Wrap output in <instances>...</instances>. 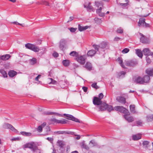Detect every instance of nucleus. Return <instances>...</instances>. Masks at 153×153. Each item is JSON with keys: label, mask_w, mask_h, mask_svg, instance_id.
Listing matches in <instances>:
<instances>
[{"label": "nucleus", "mask_w": 153, "mask_h": 153, "mask_svg": "<svg viewBox=\"0 0 153 153\" xmlns=\"http://www.w3.org/2000/svg\"><path fill=\"white\" fill-rule=\"evenodd\" d=\"M28 148L30 149L33 152H37L39 151V153H41L40 150L39 149L34 142H32L30 143H27L23 146V149L25 150V148Z\"/></svg>", "instance_id": "1"}, {"label": "nucleus", "mask_w": 153, "mask_h": 153, "mask_svg": "<svg viewBox=\"0 0 153 153\" xmlns=\"http://www.w3.org/2000/svg\"><path fill=\"white\" fill-rule=\"evenodd\" d=\"M93 103L95 105H97V109H98V111H100V108L102 107V106H103L102 105L104 102H102L101 100L98 98V97H94L93 100Z\"/></svg>", "instance_id": "2"}, {"label": "nucleus", "mask_w": 153, "mask_h": 153, "mask_svg": "<svg viewBox=\"0 0 153 153\" xmlns=\"http://www.w3.org/2000/svg\"><path fill=\"white\" fill-rule=\"evenodd\" d=\"M125 65L127 66L134 67L137 64V61L135 59L127 60L124 61Z\"/></svg>", "instance_id": "3"}, {"label": "nucleus", "mask_w": 153, "mask_h": 153, "mask_svg": "<svg viewBox=\"0 0 153 153\" xmlns=\"http://www.w3.org/2000/svg\"><path fill=\"white\" fill-rule=\"evenodd\" d=\"M102 105H103V107H102V106H101L102 107L100 108V111H104L106 109H107L109 112L112 110H114L113 107L112 106L108 105L106 103H104V104Z\"/></svg>", "instance_id": "4"}, {"label": "nucleus", "mask_w": 153, "mask_h": 153, "mask_svg": "<svg viewBox=\"0 0 153 153\" xmlns=\"http://www.w3.org/2000/svg\"><path fill=\"white\" fill-rule=\"evenodd\" d=\"M86 59V57L85 55L79 56V55L76 58V59L77 61L82 64H83L85 63Z\"/></svg>", "instance_id": "5"}, {"label": "nucleus", "mask_w": 153, "mask_h": 153, "mask_svg": "<svg viewBox=\"0 0 153 153\" xmlns=\"http://www.w3.org/2000/svg\"><path fill=\"white\" fill-rule=\"evenodd\" d=\"M66 43V41L64 39H62L59 42V47L60 49L62 51L64 50L65 46Z\"/></svg>", "instance_id": "6"}, {"label": "nucleus", "mask_w": 153, "mask_h": 153, "mask_svg": "<svg viewBox=\"0 0 153 153\" xmlns=\"http://www.w3.org/2000/svg\"><path fill=\"white\" fill-rule=\"evenodd\" d=\"M143 54L145 56L153 55V53L152 52L149 48H145L143 50Z\"/></svg>", "instance_id": "7"}, {"label": "nucleus", "mask_w": 153, "mask_h": 153, "mask_svg": "<svg viewBox=\"0 0 153 153\" xmlns=\"http://www.w3.org/2000/svg\"><path fill=\"white\" fill-rule=\"evenodd\" d=\"M116 100L122 104H125L126 102V98L122 97H117Z\"/></svg>", "instance_id": "8"}, {"label": "nucleus", "mask_w": 153, "mask_h": 153, "mask_svg": "<svg viewBox=\"0 0 153 153\" xmlns=\"http://www.w3.org/2000/svg\"><path fill=\"white\" fill-rule=\"evenodd\" d=\"M129 115H124V117L129 123H131L134 120V118L132 116H128Z\"/></svg>", "instance_id": "9"}, {"label": "nucleus", "mask_w": 153, "mask_h": 153, "mask_svg": "<svg viewBox=\"0 0 153 153\" xmlns=\"http://www.w3.org/2000/svg\"><path fill=\"white\" fill-rule=\"evenodd\" d=\"M44 114L46 115L55 114L59 116V117H62V115L58 113L50 111H45L44 112Z\"/></svg>", "instance_id": "10"}, {"label": "nucleus", "mask_w": 153, "mask_h": 153, "mask_svg": "<svg viewBox=\"0 0 153 153\" xmlns=\"http://www.w3.org/2000/svg\"><path fill=\"white\" fill-rule=\"evenodd\" d=\"M134 82H136L137 83L140 84H143L144 83L143 78L139 76L135 79Z\"/></svg>", "instance_id": "11"}, {"label": "nucleus", "mask_w": 153, "mask_h": 153, "mask_svg": "<svg viewBox=\"0 0 153 153\" xmlns=\"http://www.w3.org/2000/svg\"><path fill=\"white\" fill-rule=\"evenodd\" d=\"M59 84L61 88H63L65 86L68 84V82L66 80L64 81L61 80L59 81Z\"/></svg>", "instance_id": "12"}, {"label": "nucleus", "mask_w": 153, "mask_h": 153, "mask_svg": "<svg viewBox=\"0 0 153 153\" xmlns=\"http://www.w3.org/2000/svg\"><path fill=\"white\" fill-rule=\"evenodd\" d=\"M140 34L142 36L140 38V42L143 43H147L148 41L146 38L142 33H140Z\"/></svg>", "instance_id": "13"}, {"label": "nucleus", "mask_w": 153, "mask_h": 153, "mask_svg": "<svg viewBox=\"0 0 153 153\" xmlns=\"http://www.w3.org/2000/svg\"><path fill=\"white\" fill-rule=\"evenodd\" d=\"M145 19L143 18H140L139 19V22H138V25L139 27H143L145 23Z\"/></svg>", "instance_id": "14"}, {"label": "nucleus", "mask_w": 153, "mask_h": 153, "mask_svg": "<svg viewBox=\"0 0 153 153\" xmlns=\"http://www.w3.org/2000/svg\"><path fill=\"white\" fill-rule=\"evenodd\" d=\"M89 144H92V146H91V147L94 146H96L99 148H100V146L97 142H96L94 140H91L90 141Z\"/></svg>", "instance_id": "15"}, {"label": "nucleus", "mask_w": 153, "mask_h": 153, "mask_svg": "<svg viewBox=\"0 0 153 153\" xmlns=\"http://www.w3.org/2000/svg\"><path fill=\"white\" fill-rule=\"evenodd\" d=\"M11 56L8 54H6L1 56V60L4 61H6L8 60Z\"/></svg>", "instance_id": "16"}, {"label": "nucleus", "mask_w": 153, "mask_h": 153, "mask_svg": "<svg viewBox=\"0 0 153 153\" xmlns=\"http://www.w3.org/2000/svg\"><path fill=\"white\" fill-rule=\"evenodd\" d=\"M132 137L134 140H137L141 138V135L140 134H134L132 135Z\"/></svg>", "instance_id": "17"}, {"label": "nucleus", "mask_w": 153, "mask_h": 153, "mask_svg": "<svg viewBox=\"0 0 153 153\" xmlns=\"http://www.w3.org/2000/svg\"><path fill=\"white\" fill-rule=\"evenodd\" d=\"M97 51L94 50H91L88 52L87 55L88 56H94L96 53Z\"/></svg>", "instance_id": "18"}, {"label": "nucleus", "mask_w": 153, "mask_h": 153, "mask_svg": "<svg viewBox=\"0 0 153 153\" xmlns=\"http://www.w3.org/2000/svg\"><path fill=\"white\" fill-rule=\"evenodd\" d=\"M89 27V26H80V25H78V30L80 31H83L85 30Z\"/></svg>", "instance_id": "19"}, {"label": "nucleus", "mask_w": 153, "mask_h": 153, "mask_svg": "<svg viewBox=\"0 0 153 153\" xmlns=\"http://www.w3.org/2000/svg\"><path fill=\"white\" fill-rule=\"evenodd\" d=\"M101 45L100 46H99L98 45H97L95 44H94L93 45V46L94 47L95 50H97V51H98L100 48H105V45H104V46Z\"/></svg>", "instance_id": "20"}, {"label": "nucleus", "mask_w": 153, "mask_h": 153, "mask_svg": "<svg viewBox=\"0 0 153 153\" xmlns=\"http://www.w3.org/2000/svg\"><path fill=\"white\" fill-rule=\"evenodd\" d=\"M17 74V72L13 70L10 71L8 73V74L9 76L11 77H13L15 76Z\"/></svg>", "instance_id": "21"}, {"label": "nucleus", "mask_w": 153, "mask_h": 153, "mask_svg": "<svg viewBox=\"0 0 153 153\" xmlns=\"http://www.w3.org/2000/svg\"><path fill=\"white\" fill-rule=\"evenodd\" d=\"M57 145L60 148H63L65 145L64 142L62 140H58L57 142Z\"/></svg>", "instance_id": "22"}, {"label": "nucleus", "mask_w": 153, "mask_h": 153, "mask_svg": "<svg viewBox=\"0 0 153 153\" xmlns=\"http://www.w3.org/2000/svg\"><path fill=\"white\" fill-rule=\"evenodd\" d=\"M85 67L89 71H91L92 70V67L91 64L89 62H87L85 65Z\"/></svg>", "instance_id": "23"}, {"label": "nucleus", "mask_w": 153, "mask_h": 153, "mask_svg": "<svg viewBox=\"0 0 153 153\" xmlns=\"http://www.w3.org/2000/svg\"><path fill=\"white\" fill-rule=\"evenodd\" d=\"M136 53L137 55L140 57L142 58L143 56L141 50L139 49H135Z\"/></svg>", "instance_id": "24"}, {"label": "nucleus", "mask_w": 153, "mask_h": 153, "mask_svg": "<svg viewBox=\"0 0 153 153\" xmlns=\"http://www.w3.org/2000/svg\"><path fill=\"white\" fill-rule=\"evenodd\" d=\"M121 66L123 68H125V66L123 64L122 59L121 57H118L117 59Z\"/></svg>", "instance_id": "25"}, {"label": "nucleus", "mask_w": 153, "mask_h": 153, "mask_svg": "<svg viewBox=\"0 0 153 153\" xmlns=\"http://www.w3.org/2000/svg\"><path fill=\"white\" fill-rule=\"evenodd\" d=\"M37 62L36 59L33 58L32 59H30L29 60V63L30 65H33L35 64Z\"/></svg>", "instance_id": "26"}, {"label": "nucleus", "mask_w": 153, "mask_h": 153, "mask_svg": "<svg viewBox=\"0 0 153 153\" xmlns=\"http://www.w3.org/2000/svg\"><path fill=\"white\" fill-rule=\"evenodd\" d=\"M81 147L86 149L87 150L89 149V147L85 143V141H83L81 143Z\"/></svg>", "instance_id": "27"}, {"label": "nucleus", "mask_w": 153, "mask_h": 153, "mask_svg": "<svg viewBox=\"0 0 153 153\" xmlns=\"http://www.w3.org/2000/svg\"><path fill=\"white\" fill-rule=\"evenodd\" d=\"M150 79V78L149 76H145L143 78V79L144 80V83H147L149 82Z\"/></svg>", "instance_id": "28"}, {"label": "nucleus", "mask_w": 153, "mask_h": 153, "mask_svg": "<svg viewBox=\"0 0 153 153\" xmlns=\"http://www.w3.org/2000/svg\"><path fill=\"white\" fill-rule=\"evenodd\" d=\"M69 60L67 59L63 60L62 61V63L63 65L65 67L68 66L70 64Z\"/></svg>", "instance_id": "29"}, {"label": "nucleus", "mask_w": 153, "mask_h": 153, "mask_svg": "<svg viewBox=\"0 0 153 153\" xmlns=\"http://www.w3.org/2000/svg\"><path fill=\"white\" fill-rule=\"evenodd\" d=\"M146 73L150 76L153 75V69H148L146 70Z\"/></svg>", "instance_id": "30"}, {"label": "nucleus", "mask_w": 153, "mask_h": 153, "mask_svg": "<svg viewBox=\"0 0 153 153\" xmlns=\"http://www.w3.org/2000/svg\"><path fill=\"white\" fill-rule=\"evenodd\" d=\"M11 125L8 123H5L2 125V128L5 129H10Z\"/></svg>", "instance_id": "31"}, {"label": "nucleus", "mask_w": 153, "mask_h": 153, "mask_svg": "<svg viewBox=\"0 0 153 153\" xmlns=\"http://www.w3.org/2000/svg\"><path fill=\"white\" fill-rule=\"evenodd\" d=\"M69 55L73 56H75L76 58L78 56L79 54L76 51H73L71 52L69 54Z\"/></svg>", "instance_id": "32"}, {"label": "nucleus", "mask_w": 153, "mask_h": 153, "mask_svg": "<svg viewBox=\"0 0 153 153\" xmlns=\"http://www.w3.org/2000/svg\"><path fill=\"white\" fill-rule=\"evenodd\" d=\"M126 72L124 71H121L118 74L117 77L120 78V77H124Z\"/></svg>", "instance_id": "33"}, {"label": "nucleus", "mask_w": 153, "mask_h": 153, "mask_svg": "<svg viewBox=\"0 0 153 153\" xmlns=\"http://www.w3.org/2000/svg\"><path fill=\"white\" fill-rule=\"evenodd\" d=\"M122 111L120 112L125 114V115H129L130 114L128 111L124 107H123V108Z\"/></svg>", "instance_id": "34"}, {"label": "nucleus", "mask_w": 153, "mask_h": 153, "mask_svg": "<svg viewBox=\"0 0 153 153\" xmlns=\"http://www.w3.org/2000/svg\"><path fill=\"white\" fill-rule=\"evenodd\" d=\"M122 111L120 112L125 114V115H129L130 114L128 111L124 107H123V108Z\"/></svg>", "instance_id": "35"}, {"label": "nucleus", "mask_w": 153, "mask_h": 153, "mask_svg": "<svg viewBox=\"0 0 153 153\" xmlns=\"http://www.w3.org/2000/svg\"><path fill=\"white\" fill-rule=\"evenodd\" d=\"M147 120L148 122H151L153 119V114L148 115L146 116Z\"/></svg>", "instance_id": "36"}, {"label": "nucleus", "mask_w": 153, "mask_h": 153, "mask_svg": "<svg viewBox=\"0 0 153 153\" xmlns=\"http://www.w3.org/2000/svg\"><path fill=\"white\" fill-rule=\"evenodd\" d=\"M123 107L122 106H116L114 107V109L117 111L121 112V111H122Z\"/></svg>", "instance_id": "37"}, {"label": "nucleus", "mask_w": 153, "mask_h": 153, "mask_svg": "<svg viewBox=\"0 0 153 153\" xmlns=\"http://www.w3.org/2000/svg\"><path fill=\"white\" fill-rule=\"evenodd\" d=\"M34 45L30 44V43H27L25 45V47L28 49H30L31 50H32L33 47V46Z\"/></svg>", "instance_id": "38"}, {"label": "nucleus", "mask_w": 153, "mask_h": 153, "mask_svg": "<svg viewBox=\"0 0 153 153\" xmlns=\"http://www.w3.org/2000/svg\"><path fill=\"white\" fill-rule=\"evenodd\" d=\"M63 115L66 116L67 117L66 119L69 120H72L74 117V116L71 115L66 114H64Z\"/></svg>", "instance_id": "39"}, {"label": "nucleus", "mask_w": 153, "mask_h": 153, "mask_svg": "<svg viewBox=\"0 0 153 153\" xmlns=\"http://www.w3.org/2000/svg\"><path fill=\"white\" fill-rule=\"evenodd\" d=\"M20 133L23 135L25 136H30L31 135V133L30 132H27L25 131H22Z\"/></svg>", "instance_id": "40"}, {"label": "nucleus", "mask_w": 153, "mask_h": 153, "mask_svg": "<svg viewBox=\"0 0 153 153\" xmlns=\"http://www.w3.org/2000/svg\"><path fill=\"white\" fill-rule=\"evenodd\" d=\"M39 53L42 55L44 54L46 51V48H42L41 49H39Z\"/></svg>", "instance_id": "41"}, {"label": "nucleus", "mask_w": 153, "mask_h": 153, "mask_svg": "<svg viewBox=\"0 0 153 153\" xmlns=\"http://www.w3.org/2000/svg\"><path fill=\"white\" fill-rule=\"evenodd\" d=\"M32 50L35 52H38L39 51V47L34 45Z\"/></svg>", "instance_id": "42"}, {"label": "nucleus", "mask_w": 153, "mask_h": 153, "mask_svg": "<svg viewBox=\"0 0 153 153\" xmlns=\"http://www.w3.org/2000/svg\"><path fill=\"white\" fill-rule=\"evenodd\" d=\"M1 73L2 74L3 77H6L7 76V73L4 70H1Z\"/></svg>", "instance_id": "43"}, {"label": "nucleus", "mask_w": 153, "mask_h": 153, "mask_svg": "<svg viewBox=\"0 0 153 153\" xmlns=\"http://www.w3.org/2000/svg\"><path fill=\"white\" fill-rule=\"evenodd\" d=\"M135 106L134 105H130V111L132 112H135Z\"/></svg>", "instance_id": "44"}, {"label": "nucleus", "mask_w": 153, "mask_h": 153, "mask_svg": "<svg viewBox=\"0 0 153 153\" xmlns=\"http://www.w3.org/2000/svg\"><path fill=\"white\" fill-rule=\"evenodd\" d=\"M62 134H69L74 135V132L69 131H62Z\"/></svg>", "instance_id": "45"}, {"label": "nucleus", "mask_w": 153, "mask_h": 153, "mask_svg": "<svg viewBox=\"0 0 153 153\" xmlns=\"http://www.w3.org/2000/svg\"><path fill=\"white\" fill-rule=\"evenodd\" d=\"M9 129H10V130H11L12 131H13L14 132L17 133L18 132V130L15 129L14 127L11 125Z\"/></svg>", "instance_id": "46"}, {"label": "nucleus", "mask_w": 153, "mask_h": 153, "mask_svg": "<svg viewBox=\"0 0 153 153\" xmlns=\"http://www.w3.org/2000/svg\"><path fill=\"white\" fill-rule=\"evenodd\" d=\"M67 123V120L63 119L62 120H58V123H61L62 124H65Z\"/></svg>", "instance_id": "47"}, {"label": "nucleus", "mask_w": 153, "mask_h": 153, "mask_svg": "<svg viewBox=\"0 0 153 153\" xmlns=\"http://www.w3.org/2000/svg\"><path fill=\"white\" fill-rule=\"evenodd\" d=\"M94 20L95 22L97 23H101L102 22V21L101 19H98L97 18H95Z\"/></svg>", "instance_id": "48"}, {"label": "nucleus", "mask_w": 153, "mask_h": 153, "mask_svg": "<svg viewBox=\"0 0 153 153\" xmlns=\"http://www.w3.org/2000/svg\"><path fill=\"white\" fill-rule=\"evenodd\" d=\"M149 143L147 141H144L142 143V145L145 147H147V145L149 144Z\"/></svg>", "instance_id": "49"}, {"label": "nucleus", "mask_w": 153, "mask_h": 153, "mask_svg": "<svg viewBox=\"0 0 153 153\" xmlns=\"http://www.w3.org/2000/svg\"><path fill=\"white\" fill-rule=\"evenodd\" d=\"M117 32L118 33H122L123 32V30L121 27H120L117 29Z\"/></svg>", "instance_id": "50"}, {"label": "nucleus", "mask_w": 153, "mask_h": 153, "mask_svg": "<svg viewBox=\"0 0 153 153\" xmlns=\"http://www.w3.org/2000/svg\"><path fill=\"white\" fill-rule=\"evenodd\" d=\"M129 51V49L128 48H125L123 50L122 52L123 53H128Z\"/></svg>", "instance_id": "51"}, {"label": "nucleus", "mask_w": 153, "mask_h": 153, "mask_svg": "<svg viewBox=\"0 0 153 153\" xmlns=\"http://www.w3.org/2000/svg\"><path fill=\"white\" fill-rule=\"evenodd\" d=\"M50 121L53 123H58V120H57L55 118H52L50 119Z\"/></svg>", "instance_id": "52"}, {"label": "nucleus", "mask_w": 153, "mask_h": 153, "mask_svg": "<svg viewBox=\"0 0 153 153\" xmlns=\"http://www.w3.org/2000/svg\"><path fill=\"white\" fill-rule=\"evenodd\" d=\"M42 127L40 125L37 128V130L39 132H42Z\"/></svg>", "instance_id": "53"}, {"label": "nucleus", "mask_w": 153, "mask_h": 153, "mask_svg": "<svg viewBox=\"0 0 153 153\" xmlns=\"http://www.w3.org/2000/svg\"><path fill=\"white\" fill-rule=\"evenodd\" d=\"M72 120L76 122H78L79 123H81V122H80L79 119H78L77 118H75L74 117L73 118V119H72Z\"/></svg>", "instance_id": "54"}, {"label": "nucleus", "mask_w": 153, "mask_h": 153, "mask_svg": "<svg viewBox=\"0 0 153 153\" xmlns=\"http://www.w3.org/2000/svg\"><path fill=\"white\" fill-rule=\"evenodd\" d=\"M69 29L70 30V31L72 32H75L76 30V28H74L73 27H71L69 28Z\"/></svg>", "instance_id": "55"}, {"label": "nucleus", "mask_w": 153, "mask_h": 153, "mask_svg": "<svg viewBox=\"0 0 153 153\" xmlns=\"http://www.w3.org/2000/svg\"><path fill=\"white\" fill-rule=\"evenodd\" d=\"M146 60L147 61V63L148 64H149L151 62V60L148 57V56H146Z\"/></svg>", "instance_id": "56"}, {"label": "nucleus", "mask_w": 153, "mask_h": 153, "mask_svg": "<svg viewBox=\"0 0 153 153\" xmlns=\"http://www.w3.org/2000/svg\"><path fill=\"white\" fill-rule=\"evenodd\" d=\"M103 94L102 93H100L99 94L98 98L101 100L103 98Z\"/></svg>", "instance_id": "57"}, {"label": "nucleus", "mask_w": 153, "mask_h": 153, "mask_svg": "<svg viewBox=\"0 0 153 153\" xmlns=\"http://www.w3.org/2000/svg\"><path fill=\"white\" fill-rule=\"evenodd\" d=\"M136 123L137 126H141L142 125V122L141 120L137 121Z\"/></svg>", "instance_id": "58"}, {"label": "nucleus", "mask_w": 153, "mask_h": 153, "mask_svg": "<svg viewBox=\"0 0 153 153\" xmlns=\"http://www.w3.org/2000/svg\"><path fill=\"white\" fill-rule=\"evenodd\" d=\"M42 4L45 5L46 6H49V4L48 2L47 1H42Z\"/></svg>", "instance_id": "59"}, {"label": "nucleus", "mask_w": 153, "mask_h": 153, "mask_svg": "<svg viewBox=\"0 0 153 153\" xmlns=\"http://www.w3.org/2000/svg\"><path fill=\"white\" fill-rule=\"evenodd\" d=\"M50 79L51 80V83H52L53 84H56L57 83V81L55 80H53L52 78H50Z\"/></svg>", "instance_id": "60"}, {"label": "nucleus", "mask_w": 153, "mask_h": 153, "mask_svg": "<svg viewBox=\"0 0 153 153\" xmlns=\"http://www.w3.org/2000/svg\"><path fill=\"white\" fill-rule=\"evenodd\" d=\"M150 26V25L149 24L146 23V22L145 23H144V24L143 27H149Z\"/></svg>", "instance_id": "61"}, {"label": "nucleus", "mask_w": 153, "mask_h": 153, "mask_svg": "<svg viewBox=\"0 0 153 153\" xmlns=\"http://www.w3.org/2000/svg\"><path fill=\"white\" fill-rule=\"evenodd\" d=\"M99 14V16L100 17H103L105 16V14L104 13H101V12L100 13H97Z\"/></svg>", "instance_id": "62"}, {"label": "nucleus", "mask_w": 153, "mask_h": 153, "mask_svg": "<svg viewBox=\"0 0 153 153\" xmlns=\"http://www.w3.org/2000/svg\"><path fill=\"white\" fill-rule=\"evenodd\" d=\"M84 7L85 8H88L90 10H92L93 9V7L91 6L90 5H88L87 7L86 6L84 5Z\"/></svg>", "instance_id": "63"}, {"label": "nucleus", "mask_w": 153, "mask_h": 153, "mask_svg": "<svg viewBox=\"0 0 153 153\" xmlns=\"http://www.w3.org/2000/svg\"><path fill=\"white\" fill-rule=\"evenodd\" d=\"M102 10V8L101 7H100L99 9H97L96 10V12H97V13H100V12H101V11Z\"/></svg>", "instance_id": "64"}]
</instances>
